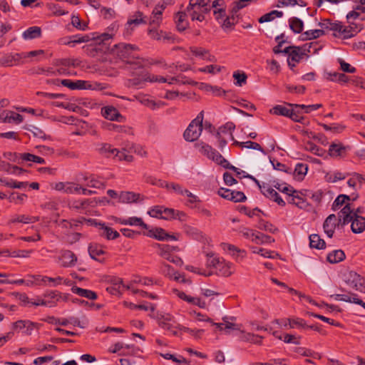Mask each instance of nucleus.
Masks as SVG:
<instances>
[{"mask_svg": "<svg viewBox=\"0 0 365 365\" xmlns=\"http://www.w3.org/2000/svg\"><path fill=\"white\" fill-rule=\"evenodd\" d=\"M138 50V48L135 45L122 43L115 44L112 47L111 53L123 60L125 69L130 71L133 76H138L142 69L150 64L148 59L137 55Z\"/></svg>", "mask_w": 365, "mask_h": 365, "instance_id": "f257e3e1", "label": "nucleus"}, {"mask_svg": "<svg viewBox=\"0 0 365 365\" xmlns=\"http://www.w3.org/2000/svg\"><path fill=\"white\" fill-rule=\"evenodd\" d=\"M350 211L347 206H344L338 213V217L334 214L329 215L323 223V229L327 237L331 238L334 236L336 227H343L350 222Z\"/></svg>", "mask_w": 365, "mask_h": 365, "instance_id": "f03ea898", "label": "nucleus"}, {"mask_svg": "<svg viewBox=\"0 0 365 365\" xmlns=\"http://www.w3.org/2000/svg\"><path fill=\"white\" fill-rule=\"evenodd\" d=\"M204 112L201 111L197 117L193 119L183 133V137L186 141L193 142L198 139L202 131V121Z\"/></svg>", "mask_w": 365, "mask_h": 365, "instance_id": "7ed1b4c3", "label": "nucleus"}, {"mask_svg": "<svg viewBox=\"0 0 365 365\" xmlns=\"http://www.w3.org/2000/svg\"><path fill=\"white\" fill-rule=\"evenodd\" d=\"M344 282L356 290L365 293V278L354 271H349L344 274Z\"/></svg>", "mask_w": 365, "mask_h": 365, "instance_id": "20e7f679", "label": "nucleus"}, {"mask_svg": "<svg viewBox=\"0 0 365 365\" xmlns=\"http://www.w3.org/2000/svg\"><path fill=\"white\" fill-rule=\"evenodd\" d=\"M317 42H312L309 43H306L303 45L302 47L295 46L293 48V50L290 51L289 53V60L291 59L292 61L296 63H299L304 56H307L306 52L311 53L312 47L314 45H317Z\"/></svg>", "mask_w": 365, "mask_h": 365, "instance_id": "39448f33", "label": "nucleus"}, {"mask_svg": "<svg viewBox=\"0 0 365 365\" xmlns=\"http://www.w3.org/2000/svg\"><path fill=\"white\" fill-rule=\"evenodd\" d=\"M81 219L82 220L87 221L91 224L94 222L95 225L99 228L100 235L105 237L108 240H115L120 236V234L116 230H114L111 227L106 226L105 223H97L93 220H86L84 217H82Z\"/></svg>", "mask_w": 365, "mask_h": 365, "instance_id": "423d86ee", "label": "nucleus"}, {"mask_svg": "<svg viewBox=\"0 0 365 365\" xmlns=\"http://www.w3.org/2000/svg\"><path fill=\"white\" fill-rule=\"evenodd\" d=\"M110 43L98 41L95 44H90L86 48L88 54L91 57L97 56L98 53H111Z\"/></svg>", "mask_w": 365, "mask_h": 365, "instance_id": "0eeeda50", "label": "nucleus"}, {"mask_svg": "<svg viewBox=\"0 0 365 365\" xmlns=\"http://www.w3.org/2000/svg\"><path fill=\"white\" fill-rule=\"evenodd\" d=\"M295 192H291L289 195L287 196V200L288 203L295 205L301 209H305L309 204L302 197V192L297 190H295Z\"/></svg>", "mask_w": 365, "mask_h": 365, "instance_id": "6e6552de", "label": "nucleus"}, {"mask_svg": "<svg viewBox=\"0 0 365 365\" xmlns=\"http://www.w3.org/2000/svg\"><path fill=\"white\" fill-rule=\"evenodd\" d=\"M170 321L171 316L168 314L160 315V317H158V324L161 328L170 331L174 336H178V331H177V328L178 327L174 326L170 323Z\"/></svg>", "mask_w": 365, "mask_h": 365, "instance_id": "1a4fd4ad", "label": "nucleus"}, {"mask_svg": "<svg viewBox=\"0 0 365 365\" xmlns=\"http://www.w3.org/2000/svg\"><path fill=\"white\" fill-rule=\"evenodd\" d=\"M60 259L62 261V267H72L76 265L77 257L71 250H63L61 252Z\"/></svg>", "mask_w": 365, "mask_h": 365, "instance_id": "9d476101", "label": "nucleus"}, {"mask_svg": "<svg viewBox=\"0 0 365 365\" xmlns=\"http://www.w3.org/2000/svg\"><path fill=\"white\" fill-rule=\"evenodd\" d=\"M350 25L345 26L341 24V29L338 31V33L342 36L343 38L347 39L354 37L359 32L362 28L361 26H358L351 22H349Z\"/></svg>", "mask_w": 365, "mask_h": 365, "instance_id": "9b49d317", "label": "nucleus"}, {"mask_svg": "<svg viewBox=\"0 0 365 365\" xmlns=\"http://www.w3.org/2000/svg\"><path fill=\"white\" fill-rule=\"evenodd\" d=\"M102 113L104 118L109 120H115L118 122H123L124 120V117L113 106L103 108L102 109Z\"/></svg>", "mask_w": 365, "mask_h": 365, "instance_id": "f8f14e48", "label": "nucleus"}, {"mask_svg": "<svg viewBox=\"0 0 365 365\" xmlns=\"http://www.w3.org/2000/svg\"><path fill=\"white\" fill-rule=\"evenodd\" d=\"M348 150L349 146H344L341 143H332L329 145V154L332 158L344 157Z\"/></svg>", "mask_w": 365, "mask_h": 365, "instance_id": "ddd939ff", "label": "nucleus"}, {"mask_svg": "<svg viewBox=\"0 0 365 365\" xmlns=\"http://www.w3.org/2000/svg\"><path fill=\"white\" fill-rule=\"evenodd\" d=\"M351 229L354 233L359 234L361 233L365 230V217L361 215H356L354 214L351 216Z\"/></svg>", "mask_w": 365, "mask_h": 365, "instance_id": "4468645a", "label": "nucleus"}, {"mask_svg": "<svg viewBox=\"0 0 365 365\" xmlns=\"http://www.w3.org/2000/svg\"><path fill=\"white\" fill-rule=\"evenodd\" d=\"M91 38L88 35H73L68 36L66 38L61 39V43L64 45H69L74 46L76 43H86L89 41Z\"/></svg>", "mask_w": 365, "mask_h": 365, "instance_id": "2eb2a0df", "label": "nucleus"}, {"mask_svg": "<svg viewBox=\"0 0 365 365\" xmlns=\"http://www.w3.org/2000/svg\"><path fill=\"white\" fill-rule=\"evenodd\" d=\"M140 195L133 192L122 191L119 194L118 201L121 203L136 202L140 199Z\"/></svg>", "mask_w": 365, "mask_h": 365, "instance_id": "dca6fc26", "label": "nucleus"}, {"mask_svg": "<svg viewBox=\"0 0 365 365\" xmlns=\"http://www.w3.org/2000/svg\"><path fill=\"white\" fill-rule=\"evenodd\" d=\"M220 246L224 251L228 252L232 256H233L236 259H237L238 257L242 259L245 256V250H240L233 245L228 243H222Z\"/></svg>", "mask_w": 365, "mask_h": 365, "instance_id": "f3484780", "label": "nucleus"}, {"mask_svg": "<svg viewBox=\"0 0 365 365\" xmlns=\"http://www.w3.org/2000/svg\"><path fill=\"white\" fill-rule=\"evenodd\" d=\"M237 337L239 340L242 341L250 342L255 344H262V336L243 331H240L239 334H237Z\"/></svg>", "mask_w": 365, "mask_h": 365, "instance_id": "a211bd4d", "label": "nucleus"}, {"mask_svg": "<svg viewBox=\"0 0 365 365\" xmlns=\"http://www.w3.org/2000/svg\"><path fill=\"white\" fill-rule=\"evenodd\" d=\"M0 170L5 171L9 174L20 175L24 173H26L27 170L17 166L12 165L4 161L1 162L0 164Z\"/></svg>", "mask_w": 365, "mask_h": 365, "instance_id": "6ab92c4d", "label": "nucleus"}, {"mask_svg": "<svg viewBox=\"0 0 365 365\" xmlns=\"http://www.w3.org/2000/svg\"><path fill=\"white\" fill-rule=\"evenodd\" d=\"M141 24H146V21L144 19L143 14L140 11H136L134 15L127 22L126 30L132 31L133 26H138Z\"/></svg>", "mask_w": 365, "mask_h": 365, "instance_id": "aec40b11", "label": "nucleus"}, {"mask_svg": "<svg viewBox=\"0 0 365 365\" xmlns=\"http://www.w3.org/2000/svg\"><path fill=\"white\" fill-rule=\"evenodd\" d=\"M140 80L148 81L151 83L159 82V83H167L168 78L160 76L151 75L148 72H145L144 69L140 72V75H138Z\"/></svg>", "mask_w": 365, "mask_h": 365, "instance_id": "412c9836", "label": "nucleus"}, {"mask_svg": "<svg viewBox=\"0 0 365 365\" xmlns=\"http://www.w3.org/2000/svg\"><path fill=\"white\" fill-rule=\"evenodd\" d=\"M318 25L322 27L323 30L327 29L338 32V31L341 29V22H332L330 19H324L322 21L319 22Z\"/></svg>", "mask_w": 365, "mask_h": 365, "instance_id": "4be33fe9", "label": "nucleus"}, {"mask_svg": "<svg viewBox=\"0 0 365 365\" xmlns=\"http://www.w3.org/2000/svg\"><path fill=\"white\" fill-rule=\"evenodd\" d=\"M222 320L225 322V323H215L213 322L210 323L212 326H215L217 329H218L220 331H225V334H229L230 330H239L237 328V324H233L231 322H229L227 321V317H223Z\"/></svg>", "mask_w": 365, "mask_h": 365, "instance_id": "5701e85b", "label": "nucleus"}, {"mask_svg": "<svg viewBox=\"0 0 365 365\" xmlns=\"http://www.w3.org/2000/svg\"><path fill=\"white\" fill-rule=\"evenodd\" d=\"M211 160L215 162L217 164L221 165L222 167L230 169L232 170H237L236 167L232 165L217 150L215 152V154L212 155Z\"/></svg>", "mask_w": 365, "mask_h": 365, "instance_id": "b1692460", "label": "nucleus"}, {"mask_svg": "<svg viewBox=\"0 0 365 365\" xmlns=\"http://www.w3.org/2000/svg\"><path fill=\"white\" fill-rule=\"evenodd\" d=\"M345 253L341 250H336L327 255V259L331 264H336L345 259Z\"/></svg>", "mask_w": 365, "mask_h": 365, "instance_id": "393cba45", "label": "nucleus"}, {"mask_svg": "<svg viewBox=\"0 0 365 365\" xmlns=\"http://www.w3.org/2000/svg\"><path fill=\"white\" fill-rule=\"evenodd\" d=\"M290 29L295 34H302L304 22L298 17H292L289 19Z\"/></svg>", "mask_w": 365, "mask_h": 365, "instance_id": "a878e982", "label": "nucleus"}, {"mask_svg": "<svg viewBox=\"0 0 365 365\" xmlns=\"http://www.w3.org/2000/svg\"><path fill=\"white\" fill-rule=\"evenodd\" d=\"M325 34V32L323 29H314L307 31L301 34V40L302 41H308L313 40L320 36H322Z\"/></svg>", "mask_w": 365, "mask_h": 365, "instance_id": "bb28decb", "label": "nucleus"}, {"mask_svg": "<svg viewBox=\"0 0 365 365\" xmlns=\"http://www.w3.org/2000/svg\"><path fill=\"white\" fill-rule=\"evenodd\" d=\"M309 245L312 248L323 250L326 247V242L317 234H312L309 236Z\"/></svg>", "mask_w": 365, "mask_h": 365, "instance_id": "cd10ccee", "label": "nucleus"}, {"mask_svg": "<svg viewBox=\"0 0 365 365\" xmlns=\"http://www.w3.org/2000/svg\"><path fill=\"white\" fill-rule=\"evenodd\" d=\"M41 29L38 26H31L24 31L22 36L25 40L34 39L41 37Z\"/></svg>", "mask_w": 365, "mask_h": 365, "instance_id": "c85d7f7f", "label": "nucleus"}, {"mask_svg": "<svg viewBox=\"0 0 365 365\" xmlns=\"http://www.w3.org/2000/svg\"><path fill=\"white\" fill-rule=\"evenodd\" d=\"M210 1V0H190L187 7H190V9L203 8V12L208 13L210 11V6L208 4Z\"/></svg>", "mask_w": 365, "mask_h": 365, "instance_id": "c756f323", "label": "nucleus"}, {"mask_svg": "<svg viewBox=\"0 0 365 365\" xmlns=\"http://www.w3.org/2000/svg\"><path fill=\"white\" fill-rule=\"evenodd\" d=\"M232 267V263L222 260V262L220 264V266L217 269L219 272V274L223 277H229L232 275V273L234 272Z\"/></svg>", "mask_w": 365, "mask_h": 365, "instance_id": "7c9ffc66", "label": "nucleus"}, {"mask_svg": "<svg viewBox=\"0 0 365 365\" xmlns=\"http://www.w3.org/2000/svg\"><path fill=\"white\" fill-rule=\"evenodd\" d=\"M146 235L161 241L165 240L168 236L165 230L161 227H155V229L150 230Z\"/></svg>", "mask_w": 365, "mask_h": 365, "instance_id": "2f4dec72", "label": "nucleus"}, {"mask_svg": "<svg viewBox=\"0 0 365 365\" xmlns=\"http://www.w3.org/2000/svg\"><path fill=\"white\" fill-rule=\"evenodd\" d=\"M195 145L199 149V151L202 154L207 156L209 159L212 158V155L216 151V150L213 149L211 146L203 142L196 143Z\"/></svg>", "mask_w": 365, "mask_h": 365, "instance_id": "473e14b6", "label": "nucleus"}, {"mask_svg": "<svg viewBox=\"0 0 365 365\" xmlns=\"http://www.w3.org/2000/svg\"><path fill=\"white\" fill-rule=\"evenodd\" d=\"M308 171V165L304 163H297L294 170V175L297 180H302Z\"/></svg>", "mask_w": 365, "mask_h": 365, "instance_id": "72a5a7b5", "label": "nucleus"}, {"mask_svg": "<svg viewBox=\"0 0 365 365\" xmlns=\"http://www.w3.org/2000/svg\"><path fill=\"white\" fill-rule=\"evenodd\" d=\"M203 8L200 9H190V7L187 8V12L188 15L190 16L192 21L197 20L199 21H202L205 19Z\"/></svg>", "mask_w": 365, "mask_h": 365, "instance_id": "f704fd0d", "label": "nucleus"}, {"mask_svg": "<svg viewBox=\"0 0 365 365\" xmlns=\"http://www.w3.org/2000/svg\"><path fill=\"white\" fill-rule=\"evenodd\" d=\"M165 8V6L163 4L160 6L158 5L155 7L152 13L153 16L150 18V24L159 25L160 20L161 19V15Z\"/></svg>", "mask_w": 365, "mask_h": 365, "instance_id": "c9c22d12", "label": "nucleus"}, {"mask_svg": "<svg viewBox=\"0 0 365 365\" xmlns=\"http://www.w3.org/2000/svg\"><path fill=\"white\" fill-rule=\"evenodd\" d=\"M88 252L91 257L95 260H99L98 257L105 253L102 247L97 244H91L88 247Z\"/></svg>", "mask_w": 365, "mask_h": 365, "instance_id": "e433bc0d", "label": "nucleus"}, {"mask_svg": "<svg viewBox=\"0 0 365 365\" xmlns=\"http://www.w3.org/2000/svg\"><path fill=\"white\" fill-rule=\"evenodd\" d=\"M294 105L295 104H291V103L288 104L289 106L292 107V109L290 110V113H292L290 114V118L295 122L302 123V120L304 119V117L302 115V113H304V111L303 112L302 111L303 109L296 108Z\"/></svg>", "mask_w": 365, "mask_h": 365, "instance_id": "4c0bfd02", "label": "nucleus"}, {"mask_svg": "<svg viewBox=\"0 0 365 365\" xmlns=\"http://www.w3.org/2000/svg\"><path fill=\"white\" fill-rule=\"evenodd\" d=\"M283 16V12L277 10H273L267 14H264L259 19L260 24L269 22L274 20L276 17L280 18Z\"/></svg>", "mask_w": 365, "mask_h": 365, "instance_id": "58836bf2", "label": "nucleus"}, {"mask_svg": "<svg viewBox=\"0 0 365 365\" xmlns=\"http://www.w3.org/2000/svg\"><path fill=\"white\" fill-rule=\"evenodd\" d=\"M161 271L165 276L173 278L175 280H179V274L174 271V269L168 264L163 263Z\"/></svg>", "mask_w": 365, "mask_h": 365, "instance_id": "ea45409f", "label": "nucleus"}, {"mask_svg": "<svg viewBox=\"0 0 365 365\" xmlns=\"http://www.w3.org/2000/svg\"><path fill=\"white\" fill-rule=\"evenodd\" d=\"M291 109L282 105H277L270 110V113L277 115L289 117L290 118Z\"/></svg>", "mask_w": 365, "mask_h": 365, "instance_id": "a19ab883", "label": "nucleus"}, {"mask_svg": "<svg viewBox=\"0 0 365 365\" xmlns=\"http://www.w3.org/2000/svg\"><path fill=\"white\" fill-rule=\"evenodd\" d=\"M23 120L24 118L21 115L14 111H8L4 118V121L7 123H20Z\"/></svg>", "mask_w": 365, "mask_h": 365, "instance_id": "79ce46f5", "label": "nucleus"}, {"mask_svg": "<svg viewBox=\"0 0 365 365\" xmlns=\"http://www.w3.org/2000/svg\"><path fill=\"white\" fill-rule=\"evenodd\" d=\"M98 152L106 158H110L114 156L116 148H113L111 145L108 143H103L98 148Z\"/></svg>", "mask_w": 365, "mask_h": 365, "instance_id": "37998d69", "label": "nucleus"}, {"mask_svg": "<svg viewBox=\"0 0 365 365\" xmlns=\"http://www.w3.org/2000/svg\"><path fill=\"white\" fill-rule=\"evenodd\" d=\"M21 161H29V162H34L38 164H45L46 161L45 160L39 156L35 155L34 154L25 153L21 154Z\"/></svg>", "mask_w": 365, "mask_h": 365, "instance_id": "c03bdc74", "label": "nucleus"}, {"mask_svg": "<svg viewBox=\"0 0 365 365\" xmlns=\"http://www.w3.org/2000/svg\"><path fill=\"white\" fill-rule=\"evenodd\" d=\"M252 240L256 243L261 244L272 243L274 242V239L272 238L271 236L264 235L259 232H256L255 237L252 238Z\"/></svg>", "mask_w": 365, "mask_h": 365, "instance_id": "a18cd8bd", "label": "nucleus"}, {"mask_svg": "<svg viewBox=\"0 0 365 365\" xmlns=\"http://www.w3.org/2000/svg\"><path fill=\"white\" fill-rule=\"evenodd\" d=\"M38 220V217H31L29 215H18L15 218L12 219L11 222L12 223L21 222L24 224L34 223Z\"/></svg>", "mask_w": 365, "mask_h": 365, "instance_id": "49530a36", "label": "nucleus"}, {"mask_svg": "<svg viewBox=\"0 0 365 365\" xmlns=\"http://www.w3.org/2000/svg\"><path fill=\"white\" fill-rule=\"evenodd\" d=\"M186 14L184 12H179L176 16V26L178 31H182L185 30L187 23L185 21Z\"/></svg>", "mask_w": 365, "mask_h": 365, "instance_id": "de8ad7c7", "label": "nucleus"}, {"mask_svg": "<svg viewBox=\"0 0 365 365\" xmlns=\"http://www.w3.org/2000/svg\"><path fill=\"white\" fill-rule=\"evenodd\" d=\"M351 200L350 196L346 195H339L334 201L332 204V210H337L340 208L341 206H342L344 204L346 203V201H349Z\"/></svg>", "mask_w": 365, "mask_h": 365, "instance_id": "09e8293b", "label": "nucleus"}, {"mask_svg": "<svg viewBox=\"0 0 365 365\" xmlns=\"http://www.w3.org/2000/svg\"><path fill=\"white\" fill-rule=\"evenodd\" d=\"M174 292L176 293V294L178 295V297L180 299H181L184 300V301H186L188 303H190V304H198L199 302H200V298L188 296V295H187L183 292L179 291L178 289H175Z\"/></svg>", "mask_w": 365, "mask_h": 365, "instance_id": "8fccbe9b", "label": "nucleus"}, {"mask_svg": "<svg viewBox=\"0 0 365 365\" xmlns=\"http://www.w3.org/2000/svg\"><path fill=\"white\" fill-rule=\"evenodd\" d=\"M185 232L187 235L198 240L203 237L202 232L196 227L186 226L185 227Z\"/></svg>", "mask_w": 365, "mask_h": 365, "instance_id": "3c124183", "label": "nucleus"}, {"mask_svg": "<svg viewBox=\"0 0 365 365\" xmlns=\"http://www.w3.org/2000/svg\"><path fill=\"white\" fill-rule=\"evenodd\" d=\"M320 125L322 126L325 130L331 131L334 133H340L345 129V126L341 124L334 123L331 125H327L324 123H321Z\"/></svg>", "mask_w": 365, "mask_h": 365, "instance_id": "603ef678", "label": "nucleus"}, {"mask_svg": "<svg viewBox=\"0 0 365 365\" xmlns=\"http://www.w3.org/2000/svg\"><path fill=\"white\" fill-rule=\"evenodd\" d=\"M91 203V200L88 199L74 200L71 204V207L79 210L81 209H86Z\"/></svg>", "mask_w": 365, "mask_h": 365, "instance_id": "864d4df0", "label": "nucleus"}, {"mask_svg": "<svg viewBox=\"0 0 365 365\" xmlns=\"http://www.w3.org/2000/svg\"><path fill=\"white\" fill-rule=\"evenodd\" d=\"M179 248L177 246H172L170 245L163 244L162 246H159L158 255L161 257L168 255V253H172L173 252H178Z\"/></svg>", "mask_w": 365, "mask_h": 365, "instance_id": "5fc2aeb1", "label": "nucleus"}, {"mask_svg": "<svg viewBox=\"0 0 365 365\" xmlns=\"http://www.w3.org/2000/svg\"><path fill=\"white\" fill-rule=\"evenodd\" d=\"M258 228L260 230L268 231L273 234L276 233L278 231V229L275 226L264 220H261L259 222Z\"/></svg>", "mask_w": 365, "mask_h": 365, "instance_id": "6e6d98bb", "label": "nucleus"}, {"mask_svg": "<svg viewBox=\"0 0 365 365\" xmlns=\"http://www.w3.org/2000/svg\"><path fill=\"white\" fill-rule=\"evenodd\" d=\"M128 223L129 225L140 226L145 230L148 229V225H146L140 217H131L128 218Z\"/></svg>", "mask_w": 365, "mask_h": 365, "instance_id": "4d7b16f0", "label": "nucleus"}, {"mask_svg": "<svg viewBox=\"0 0 365 365\" xmlns=\"http://www.w3.org/2000/svg\"><path fill=\"white\" fill-rule=\"evenodd\" d=\"M307 149L318 156H323L326 152L323 148L310 142L307 143Z\"/></svg>", "mask_w": 365, "mask_h": 365, "instance_id": "13d9d810", "label": "nucleus"}, {"mask_svg": "<svg viewBox=\"0 0 365 365\" xmlns=\"http://www.w3.org/2000/svg\"><path fill=\"white\" fill-rule=\"evenodd\" d=\"M84 180H88L86 185L88 187H94V188H98V189H101V188H104L105 187V184L98 180V179L93 178V177H91L89 179L88 178H84Z\"/></svg>", "mask_w": 365, "mask_h": 365, "instance_id": "bf43d9fd", "label": "nucleus"}, {"mask_svg": "<svg viewBox=\"0 0 365 365\" xmlns=\"http://www.w3.org/2000/svg\"><path fill=\"white\" fill-rule=\"evenodd\" d=\"M71 24L76 29L85 31L88 26L86 23H82L80 18L78 16L73 15L71 17Z\"/></svg>", "mask_w": 365, "mask_h": 365, "instance_id": "052dcab7", "label": "nucleus"}, {"mask_svg": "<svg viewBox=\"0 0 365 365\" xmlns=\"http://www.w3.org/2000/svg\"><path fill=\"white\" fill-rule=\"evenodd\" d=\"M294 106L296 108L304 109V113H309L312 111L316 110L322 108V104L319 103V104H312V105H309V106L302 104V105H294Z\"/></svg>", "mask_w": 365, "mask_h": 365, "instance_id": "680f3d73", "label": "nucleus"}, {"mask_svg": "<svg viewBox=\"0 0 365 365\" xmlns=\"http://www.w3.org/2000/svg\"><path fill=\"white\" fill-rule=\"evenodd\" d=\"M289 324L290 328H294L297 327L306 329L308 327V325L306 324L305 321L300 318L289 319Z\"/></svg>", "mask_w": 365, "mask_h": 365, "instance_id": "e2e57ef3", "label": "nucleus"}, {"mask_svg": "<svg viewBox=\"0 0 365 365\" xmlns=\"http://www.w3.org/2000/svg\"><path fill=\"white\" fill-rule=\"evenodd\" d=\"M21 154L22 153L8 152V153H5L4 154V156L5 158H6L10 161L16 163L18 164H21V163H23V161H21Z\"/></svg>", "mask_w": 365, "mask_h": 365, "instance_id": "0e129e2a", "label": "nucleus"}, {"mask_svg": "<svg viewBox=\"0 0 365 365\" xmlns=\"http://www.w3.org/2000/svg\"><path fill=\"white\" fill-rule=\"evenodd\" d=\"M294 351L302 356L307 357H315V356L317 355L315 351L304 347H297Z\"/></svg>", "mask_w": 365, "mask_h": 365, "instance_id": "69168bd1", "label": "nucleus"}, {"mask_svg": "<svg viewBox=\"0 0 365 365\" xmlns=\"http://www.w3.org/2000/svg\"><path fill=\"white\" fill-rule=\"evenodd\" d=\"M69 324L83 329L88 325V321L86 317L81 322L78 318L71 317L69 318Z\"/></svg>", "mask_w": 365, "mask_h": 365, "instance_id": "338daca9", "label": "nucleus"}, {"mask_svg": "<svg viewBox=\"0 0 365 365\" xmlns=\"http://www.w3.org/2000/svg\"><path fill=\"white\" fill-rule=\"evenodd\" d=\"M233 78L236 80L235 84L242 86L243 84L246 83L247 76L244 72L242 73L235 72L233 73Z\"/></svg>", "mask_w": 365, "mask_h": 365, "instance_id": "774afa93", "label": "nucleus"}]
</instances>
